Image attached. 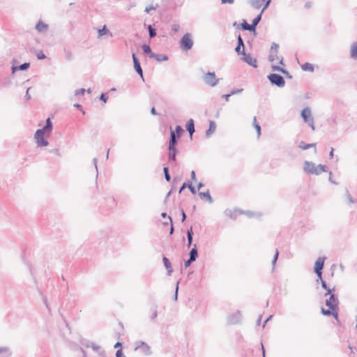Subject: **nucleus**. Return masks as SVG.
<instances>
[{"instance_id": "9", "label": "nucleus", "mask_w": 357, "mask_h": 357, "mask_svg": "<svg viewBox=\"0 0 357 357\" xmlns=\"http://www.w3.org/2000/svg\"><path fill=\"white\" fill-rule=\"evenodd\" d=\"M242 55H243V57H242V60L243 61H245V63H247L248 65L252 66L253 68H257V59H255V58H252L250 55V54L249 53H245V50H242V52H241Z\"/></svg>"}, {"instance_id": "53", "label": "nucleus", "mask_w": 357, "mask_h": 357, "mask_svg": "<svg viewBox=\"0 0 357 357\" xmlns=\"http://www.w3.org/2000/svg\"><path fill=\"white\" fill-rule=\"evenodd\" d=\"M243 91V89H233L231 92H230V94L232 96V95H234V94H236V93H240Z\"/></svg>"}, {"instance_id": "43", "label": "nucleus", "mask_w": 357, "mask_h": 357, "mask_svg": "<svg viewBox=\"0 0 357 357\" xmlns=\"http://www.w3.org/2000/svg\"><path fill=\"white\" fill-rule=\"evenodd\" d=\"M346 196L349 204L355 203V200L352 198L348 190H346Z\"/></svg>"}, {"instance_id": "41", "label": "nucleus", "mask_w": 357, "mask_h": 357, "mask_svg": "<svg viewBox=\"0 0 357 357\" xmlns=\"http://www.w3.org/2000/svg\"><path fill=\"white\" fill-rule=\"evenodd\" d=\"M163 171H164V174H165V178L166 179L167 181H169L170 179H171V176L169 175V169L168 167H165L163 168Z\"/></svg>"}, {"instance_id": "16", "label": "nucleus", "mask_w": 357, "mask_h": 357, "mask_svg": "<svg viewBox=\"0 0 357 357\" xmlns=\"http://www.w3.org/2000/svg\"><path fill=\"white\" fill-rule=\"evenodd\" d=\"M264 2L265 0H248L250 6L255 9H259Z\"/></svg>"}, {"instance_id": "12", "label": "nucleus", "mask_w": 357, "mask_h": 357, "mask_svg": "<svg viewBox=\"0 0 357 357\" xmlns=\"http://www.w3.org/2000/svg\"><path fill=\"white\" fill-rule=\"evenodd\" d=\"M315 166L314 162L305 161L304 162L303 170L308 174H312L313 173H316L315 171L313 172V169H315Z\"/></svg>"}, {"instance_id": "58", "label": "nucleus", "mask_w": 357, "mask_h": 357, "mask_svg": "<svg viewBox=\"0 0 357 357\" xmlns=\"http://www.w3.org/2000/svg\"><path fill=\"white\" fill-rule=\"evenodd\" d=\"M193 261H195L189 258V259L185 262V267H188Z\"/></svg>"}, {"instance_id": "5", "label": "nucleus", "mask_w": 357, "mask_h": 357, "mask_svg": "<svg viewBox=\"0 0 357 357\" xmlns=\"http://www.w3.org/2000/svg\"><path fill=\"white\" fill-rule=\"evenodd\" d=\"M181 47L184 50H189L193 46V40L191 38V34L186 33L181 40Z\"/></svg>"}, {"instance_id": "42", "label": "nucleus", "mask_w": 357, "mask_h": 357, "mask_svg": "<svg viewBox=\"0 0 357 357\" xmlns=\"http://www.w3.org/2000/svg\"><path fill=\"white\" fill-rule=\"evenodd\" d=\"M109 32V30L104 26L102 29L98 30V36H102L103 35L107 34Z\"/></svg>"}, {"instance_id": "49", "label": "nucleus", "mask_w": 357, "mask_h": 357, "mask_svg": "<svg viewBox=\"0 0 357 357\" xmlns=\"http://www.w3.org/2000/svg\"><path fill=\"white\" fill-rule=\"evenodd\" d=\"M278 255H279V252H278V250H276V252H275V256H274V257H273V261H272V264H273V267L275 266V263H276V261H277V259H278Z\"/></svg>"}, {"instance_id": "8", "label": "nucleus", "mask_w": 357, "mask_h": 357, "mask_svg": "<svg viewBox=\"0 0 357 357\" xmlns=\"http://www.w3.org/2000/svg\"><path fill=\"white\" fill-rule=\"evenodd\" d=\"M141 349L142 352L146 355L149 356L151 354L150 347L142 341H138L135 342V350Z\"/></svg>"}, {"instance_id": "19", "label": "nucleus", "mask_w": 357, "mask_h": 357, "mask_svg": "<svg viewBox=\"0 0 357 357\" xmlns=\"http://www.w3.org/2000/svg\"><path fill=\"white\" fill-rule=\"evenodd\" d=\"M186 129L189 132V134L192 137V134L195 132V124L194 121L192 119L187 122Z\"/></svg>"}, {"instance_id": "10", "label": "nucleus", "mask_w": 357, "mask_h": 357, "mask_svg": "<svg viewBox=\"0 0 357 357\" xmlns=\"http://www.w3.org/2000/svg\"><path fill=\"white\" fill-rule=\"evenodd\" d=\"M241 319H242L241 312L240 311H236V312H234L232 314H230L227 317V321L230 324H236L241 321Z\"/></svg>"}, {"instance_id": "51", "label": "nucleus", "mask_w": 357, "mask_h": 357, "mask_svg": "<svg viewBox=\"0 0 357 357\" xmlns=\"http://www.w3.org/2000/svg\"><path fill=\"white\" fill-rule=\"evenodd\" d=\"M321 282V287L325 289L326 290V292H328V289H329L328 287H327V284H326V282L323 280V279L321 278V280H320Z\"/></svg>"}, {"instance_id": "48", "label": "nucleus", "mask_w": 357, "mask_h": 357, "mask_svg": "<svg viewBox=\"0 0 357 357\" xmlns=\"http://www.w3.org/2000/svg\"><path fill=\"white\" fill-rule=\"evenodd\" d=\"M225 215L229 216L231 218H235L236 215H234L233 212L231 210H226L225 212Z\"/></svg>"}, {"instance_id": "36", "label": "nucleus", "mask_w": 357, "mask_h": 357, "mask_svg": "<svg viewBox=\"0 0 357 357\" xmlns=\"http://www.w3.org/2000/svg\"><path fill=\"white\" fill-rule=\"evenodd\" d=\"M161 215L164 218H167L169 222L171 223L170 234H172L174 232V227H173V224H172V218L170 216L167 215L166 213H162L161 214Z\"/></svg>"}, {"instance_id": "37", "label": "nucleus", "mask_w": 357, "mask_h": 357, "mask_svg": "<svg viewBox=\"0 0 357 357\" xmlns=\"http://www.w3.org/2000/svg\"><path fill=\"white\" fill-rule=\"evenodd\" d=\"M256 121H257V119H256V117H255L253 123H254V126L257 132V135L259 137L261 135V127Z\"/></svg>"}, {"instance_id": "15", "label": "nucleus", "mask_w": 357, "mask_h": 357, "mask_svg": "<svg viewBox=\"0 0 357 357\" xmlns=\"http://www.w3.org/2000/svg\"><path fill=\"white\" fill-rule=\"evenodd\" d=\"M177 144V140H176V135L175 134V132L173 130H171L170 132V139L169 142V148H176V146Z\"/></svg>"}, {"instance_id": "22", "label": "nucleus", "mask_w": 357, "mask_h": 357, "mask_svg": "<svg viewBox=\"0 0 357 357\" xmlns=\"http://www.w3.org/2000/svg\"><path fill=\"white\" fill-rule=\"evenodd\" d=\"M327 167L324 165H318L317 166H315V169H313V172L315 171L316 173H313V175H319L321 172H326Z\"/></svg>"}, {"instance_id": "23", "label": "nucleus", "mask_w": 357, "mask_h": 357, "mask_svg": "<svg viewBox=\"0 0 357 357\" xmlns=\"http://www.w3.org/2000/svg\"><path fill=\"white\" fill-rule=\"evenodd\" d=\"M216 129V124L214 121H211L209 123V128L206 132V135L209 137L211 134H213Z\"/></svg>"}, {"instance_id": "7", "label": "nucleus", "mask_w": 357, "mask_h": 357, "mask_svg": "<svg viewBox=\"0 0 357 357\" xmlns=\"http://www.w3.org/2000/svg\"><path fill=\"white\" fill-rule=\"evenodd\" d=\"M325 257H319L314 264V273L317 274V278L321 280L322 269L324 265Z\"/></svg>"}, {"instance_id": "14", "label": "nucleus", "mask_w": 357, "mask_h": 357, "mask_svg": "<svg viewBox=\"0 0 357 357\" xmlns=\"http://www.w3.org/2000/svg\"><path fill=\"white\" fill-rule=\"evenodd\" d=\"M270 2H271V0H268L265 3V5H264L263 9L261 10V11L260 12V13L252 20V25H255V28H256L257 25L259 24V22H260V20L261 19L262 13H264V10L269 6Z\"/></svg>"}, {"instance_id": "2", "label": "nucleus", "mask_w": 357, "mask_h": 357, "mask_svg": "<svg viewBox=\"0 0 357 357\" xmlns=\"http://www.w3.org/2000/svg\"><path fill=\"white\" fill-rule=\"evenodd\" d=\"M52 129L53 125L52 121L50 118H47L45 126L43 128L37 130L34 135V139L38 147L47 146L49 144L48 141L45 139V137H48Z\"/></svg>"}, {"instance_id": "44", "label": "nucleus", "mask_w": 357, "mask_h": 357, "mask_svg": "<svg viewBox=\"0 0 357 357\" xmlns=\"http://www.w3.org/2000/svg\"><path fill=\"white\" fill-rule=\"evenodd\" d=\"M238 46H241L243 48V50H244V43L243 40L241 36V35H238Z\"/></svg>"}, {"instance_id": "40", "label": "nucleus", "mask_w": 357, "mask_h": 357, "mask_svg": "<svg viewBox=\"0 0 357 357\" xmlns=\"http://www.w3.org/2000/svg\"><path fill=\"white\" fill-rule=\"evenodd\" d=\"M65 58L68 61H71L73 59V54L69 50H65Z\"/></svg>"}, {"instance_id": "6", "label": "nucleus", "mask_w": 357, "mask_h": 357, "mask_svg": "<svg viewBox=\"0 0 357 357\" xmlns=\"http://www.w3.org/2000/svg\"><path fill=\"white\" fill-rule=\"evenodd\" d=\"M204 82L210 86H215L218 84L219 82V79L216 78L215 74L214 72L211 73L208 72L206 74H205L203 77Z\"/></svg>"}, {"instance_id": "52", "label": "nucleus", "mask_w": 357, "mask_h": 357, "mask_svg": "<svg viewBox=\"0 0 357 357\" xmlns=\"http://www.w3.org/2000/svg\"><path fill=\"white\" fill-rule=\"evenodd\" d=\"M100 99L101 100H102L103 102H106L107 99H108V96H107L106 93H102L100 97Z\"/></svg>"}, {"instance_id": "47", "label": "nucleus", "mask_w": 357, "mask_h": 357, "mask_svg": "<svg viewBox=\"0 0 357 357\" xmlns=\"http://www.w3.org/2000/svg\"><path fill=\"white\" fill-rule=\"evenodd\" d=\"M180 29V26L177 24H173L172 26V31H174V33H176L179 31Z\"/></svg>"}, {"instance_id": "17", "label": "nucleus", "mask_w": 357, "mask_h": 357, "mask_svg": "<svg viewBox=\"0 0 357 357\" xmlns=\"http://www.w3.org/2000/svg\"><path fill=\"white\" fill-rule=\"evenodd\" d=\"M30 66L29 63H24L19 66H12V73H15L17 70H25Z\"/></svg>"}, {"instance_id": "45", "label": "nucleus", "mask_w": 357, "mask_h": 357, "mask_svg": "<svg viewBox=\"0 0 357 357\" xmlns=\"http://www.w3.org/2000/svg\"><path fill=\"white\" fill-rule=\"evenodd\" d=\"M278 47H279V45L275 43H273L271 45V52H278Z\"/></svg>"}, {"instance_id": "55", "label": "nucleus", "mask_w": 357, "mask_h": 357, "mask_svg": "<svg viewBox=\"0 0 357 357\" xmlns=\"http://www.w3.org/2000/svg\"><path fill=\"white\" fill-rule=\"evenodd\" d=\"M156 9V7H154L153 6H149V7H146L145 8V12L149 13L150 12V10H155Z\"/></svg>"}, {"instance_id": "39", "label": "nucleus", "mask_w": 357, "mask_h": 357, "mask_svg": "<svg viewBox=\"0 0 357 357\" xmlns=\"http://www.w3.org/2000/svg\"><path fill=\"white\" fill-rule=\"evenodd\" d=\"M174 131L175 132L176 137H179L181 135V134L183 133V130L180 126H176L175 130H174Z\"/></svg>"}, {"instance_id": "27", "label": "nucleus", "mask_w": 357, "mask_h": 357, "mask_svg": "<svg viewBox=\"0 0 357 357\" xmlns=\"http://www.w3.org/2000/svg\"><path fill=\"white\" fill-rule=\"evenodd\" d=\"M189 255H190V259H191L194 261L196 260V259L198 257V251H197L196 245H194V247L190 251Z\"/></svg>"}, {"instance_id": "20", "label": "nucleus", "mask_w": 357, "mask_h": 357, "mask_svg": "<svg viewBox=\"0 0 357 357\" xmlns=\"http://www.w3.org/2000/svg\"><path fill=\"white\" fill-rule=\"evenodd\" d=\"M0 355H2V357H10L12 356V352L9 347H0Z\"/></svg>"}, {"instance_id": "31", "label": "nucleus", "mask_w": 357, "mask_h": 357, "mask_svg": "<svg viewBox=\"0 0 357 357\" xmlns=\"http://www.w3.org/2000/svg\"><path fill=\"white\" fill-rule=\"evenodd\" d=\"M192 236H193V231H192V227H190V229H188V231H187V238H188L187 247L188 248H190L191 246V245H192Z\"/></svg>"}, {"instance_id": "18", "label": "nucleus", "mask_w": 357, "mask_h": 357, "mask_svg": "<svg viewBox=\"0 0 357 357\" xmlns=\"http://www.w3.org/2000/svg\"><path fill=\"white\" fill-rule=\"evenodd\" d=\"M162 261H163L164 265L167 271L168 275H170L172 274V273L173 272L171 262L166 257H163Z\"/></svg>"}, {"instance_id": "34", "label": "nucleus", "mask_w": 357, "mask_h": 357, "mask_svg": "<svg viewBox=\"0 0 357 357\" xmlns=\"http://www.w3.org/2000/svg\"><path fill=\"white\" fill-rule=\"evenodd\" d=\"M271 68H272V70L273 71L281 72L282 73H283V74H284L286 75H289V73L286 70H284V68H280V66L273 65L271 66Z\"/></svg>"}, {"instance_id": "46", "label": "nucleus", "mask_w": 357, "mask_h": 357, "mask_svg": "<svg viewBox=\"0 0 357 357\" xmlns=\"http://www.w3.org/2000/svg\"><path fill=\"white\" fill-rule=\"evenodd\" d=\"M85 89H77L75 91V96H80V95H84V92H85Z\"/></svg>"}, {"instance_id": "11", "label": "nucleus", "mask_w": 357, "mask_h": 357, "mask_svg": "<svg viewBox=\"0 0 357 357\" xmlns=\"http://www.w3.org/2000/svg\"><path fill=\"white\" fill-rule=\"evenodd\" d=\"M132 60H133L135 70L140 75V77L143 79V71H142V68L140 66L139 59L137 58L135 53H132Z\"/></svg>"}, {"instance_id": "21", "label": "nucleus", "mask_w": 357, "mask_h": 357, "mask_svg": "<svg viewBox=\"0 0 357 357\" xmlns=\"http://www.w3.org/2000/svg\"><path fill=\"white\" fill-rule=\"evenodd\" d=\"M151 58L155 59L157 61H159V62L167 61L168 59V57L167 55L161 54H155V53L152 54Z\"/></svg>"}, {"instance_id": "60", "label": "nucleus", "mask_w": 357, "mask_h": 357, "mask_svg": "<svg viewBox=\"0 0 357 357\" xmlns=\"http://www.w3.org/2000/svg\"><path fill=\"white\" fill-rule=\"evenodd\" d=\"M30 88H28L27 90H26V95H25V98L26 100H30L31 99V96L29 93V91Z\"/></svg>"}, {"instance_id": "25", "label": "nucleus", "mask_w": 357, "mask_h": 357, "mask_svg": "<svg viewBox=\"0 0 357 357\" xmlns=\"http://www.w3.org/2000/svg\"><path fill=\"white\" fill-rule=\"evenodd\" d=\"M186 188H189V190H190V192L192 194H195L196 193V190H195V187H193L191 183H184L182 185V186L181 187V188L179 190V193H181Z\"/></svg>"}, {"instance_id": "62", "label": "nucleus", "mask_w": 357, "mask_h": 357, "mask_svg": "<svg viewBox=\"0 0 357 357\" xmlns=\"http://www.w3.org/2000/svg\"><path fill=\"white\" fill-rule=\"evenodd\" d=\"M190 176H191L192 180H195L196 179L195 172L194 170H192L191 172Z\"/></svg>"}, {"instance_id": "29", "label": "nucleus", "mask_w": 357, "mask_h": 357, "mask_svg": "<svg viewBox=\"0 0 357 357\" xmlns=\"http://www.w3.org/2000/svg\"><path fill=\"white\" fill-rule=\"evenodd\" d=\"M351 57L354 59H357V43H354L351 45Z\"/></svg>"}, {"instance_id": "38", "label": "nucleus", "mask_w": 357, "mask_h": 357, "mask_svg": "<svg viewBox=\"0 0 357 357\" xmlns=\"http://www.w3.org/2000/svg\"><path fill=\"white\" fill-rule=\"evenodd\" d=\"M277 59H278V52H273L270 53V55L268 56V60L271 62L274 61Z\"/></svg>"}, {"instance_id": "24", "label": "nucleus", "mask_w": 357, "mask_h": 357, "mask_svg": "<svg viewBox=\"0 0 357 357\" xmlns=\"http://www.w3.org/2000/svg\"><path fill=\"white\" fill-rule=\"evenodd\" d=\"M241 28L243 30H248L250 31H255V25H252V24H248L245 20H243V22L241 23Z\"/></svg>"}, {"instance_id": "26", "label": "nucleus", "mask_w": 357, "mask_h": 357, "mask_svg": "<svg viewBox=\"0 0 357 357\" xmlns=\"http://www.w3.org/2000/svg\"><path fill=\"white\" fill-rule=\"evenodd\" d=\"M176 153V148H169V161H175Z\"/></svg>"}, {"instance_id": "61", "label": "nucleus", "mask_w": 357, "mask_h": 357, "mask_svg": "<svg viewBox=\"0 0 357 357\" xmlns=\"http://www.w3.org/2000/svg\"><path fill=\"white\" fill-rule=\"evenodd\" d=\"M231 95L230 93H228V94H225L222 96V98H224L226 101H228L229 100V97L231 96Z\"/></svg>"}, {"instance_id": "56", "label": "nucleus", "mask_w": 357, "mask_h": 357, "mask_svg": "<svg viewBox=\"0 0 357 357\" xmlns=\"http://www.w3.org/2000/svg\"><path fill=\"white\" fill-rule=\"evenodd\" d=\"M234 0H221L222 4H226V3L232 4V3H234Z\"/></svg>"}, {"instance_id": "59", "label": "nucleus", "mask_w": 357, "mask_h": 357, "mask_svg": "<svg viewBox=\"0 0 357 357\" xmlns=\"http://www.w3.org/2000/svg\"><path fill=\"white\" fill-rule=\"evenodd\" d=\"M181 213H182V219H181V221L182 222H184L186 219V215L183 211V209H181Z\"/></svg>"}, {"instance_id": "35", "label": "nucleus", "mask_w": 357, "mask_h": 357, "mask_svg": "<svg viewBox=\"0 0 357 357\" xmlns=\"http://www.w3.org/2000/svg\"><path fill=\"white\" fill-rule=\"evenodd\" d=\"M148 30L151 38L156 36V30L151 25H149Z\"/></svg>"}, {"instance_id": "3", "label": "nucleus", "mask_w": 357, "mask_h": 357, "mask_svg": "<svg viewBox=\"0 0 357 357\" xmlns=\"http://www.w3.org/2000/svg\"><path fill=\"white\" fill-rule=\"evenodd\" d=\"M301 116L305 123H307L312 130H315L314 118L312 116L311 110L309 107H305L301 112Z\"/></svg>"}, {"instance_id": "32", "label": "nucleus", "mask_w": 357, "mask_h": 357, "mask_svg": "<svg viewBox=\"0 0 357 357\" xmlns=\"http://www.w3.org/2000/svg\"><path fill=\"white\" fill-rule=\"evenodd\" d=\"M301 68L304 71L312 72L314 70V67L312 64L310 63H305L301 66Z\"/></svg>"}, {"instance_id": "4", "label": "nucleus", "mask_w": 357, "mask_h": 357, "mask_svg": "<svg viewBox=\"0 0 357 357\" xmlns=\"http://www.w3.org/2000/svg\"><path fill=\"white\" fill-rule=\"evenodd\" d=\"M267 77L273 85L283 87L285 84L284 78L280 75L273 73L268 75Z\"/></svg>"}, {"instance_id": "54", "label": "nucleus", "mask_w": 357, "mask_h": 357, "mask_svg": "<svg viewBox=\"0 0 357 357\" xmlns=\"http://www.w3.org/2000/svg\"><path fill=\"white\" fill-rule=\"evenodd\" d=\"M116 357H125L121 349L117 350V351L116 353Z\"/></svg>"}, {"instance_id": "30", "label": "nucleus", "mask_w": 357, "mask_h": 357, "mask_svg": "<svg viewBox=\"0 0 357 357\" xmlns=\"http://www.w3.org/2000/svg\"><path fill=\"white\" fill-rule=\"evenodd\" d=\"M316 146V144L315 143H312V144H305V142H301L299 143V145H298V147L302 149V150H306V149H308L310 148H312V147H315Z\"/></svg>"}, {"instance_id": "33", "label": "nucleus", "mask_w": 357, "mask_h": 357, "mask_svg": "<svg viewBox=\"0 0 357 357\" xmlns=\"http://www.w3.org/2000/svg\"><path fill=\"white\" fill-rule=\"evenodd\" d=\"M142 47L144 52L146 54H148L149 57L151 58V55H152V54H153V52L151 51L150 46L144 44L142 45Z\"/></svg>"}, {"instance_id": "1", "label": "nucleus", "mask_w": 357, "mask_h": 357, "mask_svg": "<svg viewBox=\"0 0 357 357\" xmlns=\"http://www.w3.org/2000/svg\"><path fill=\"white\" fill-rule=\"evenodd\" d=\"M335 291V288L328 289V292L324 294V296H329V298L326 300V305L328 307V310L321 308V313L324 315L333 316L335 319L339 321L338 313H337V305L339 301L337 297L333 293Z\"/></svg>"}, {"instance_id": "57", "label": "nucleus", "mask_w": 357, "mask_h": 357, "mask_svg": "<svg viewBox=\"0 0 357 357\" xmlns=\"http://www.w3.org/2000/svg\"><path fill=\"white\" fill-rule=\"evenodd\" d=\"M178 284L179 282H178L177 284H176V291H175V294L174 296V300L176 301L177 300V296H178Z\"/></svg>"}, {"instance_id": "63", "label": "nucleus", "mask_w": 357, "mask_h": 357, "mask_svg": "<svg viewBox=\"0 0 357 357\" xmlns=\"http://www.w3.org/2000/svg\"><path fill=\"white\" fill-rule=\"evenodd\" d=\"M157 315H158V312H157V311H156V310H155V311L153 312V314H152V315H151V319H155V318L157 317Z\"/></svg>"}, {"instance_id": "28", "label": "nucleus", "mask_w": 357, "mask_h": 357, "mask_svg": "<svg viewBox=\"0 0 357 357\" xmlns=\"http://www.w3.org/2000/svg\"><path fill=\"white\" fill-rule=\"evenodd\" d=\"M199 196L201 199L205 198L210 204L213 202V199L210 195L208 190L205 192H199Z\"/></svg>"}, {"instance_id": "64", "label": "nucleus", "mask_w": 357, "mask_h": 357, "mask_svg": "<svg viewBox=\"0 0 357 357\" xmlns=\"http://www.w3.org/2000/svg\"><path fill=\"white\" fill-rule=\"evenodd\" d=\"M52 153L58 155H60V152H59V150L58 149H54L52 151Z\"/></svg>"}, {"instance_id": "50", "label": "nucleus", "mask_w": 357, "mask_h": 357, "mask_svg": "<svg viewBox=\"0 0 357 357\" xmlns=\"http://www.w3.org/2000/svg\"><path fill=\"white\" fill-rule=\"evenodd\" d=\"M37 57L38 59H44L46 58V56L44 54V53L42 51H40L37 54Z\"/></svg>"}, {"instance_id": "13", "label": "nucleus", "mask_w": 357, "mask_h": 357, "mask_svg": "<svg viewBox=\"0 0 357 357\" xmlns=\"http://www.w3.org/2000/svg\"><path fill=\"white\" fill-rule=\"evenodd\" d=\"M48 27L49 26L47 24H45L43 21L39 20L35 28L39 33H46L48 30Z\"/></svg>"}]
</instances>
